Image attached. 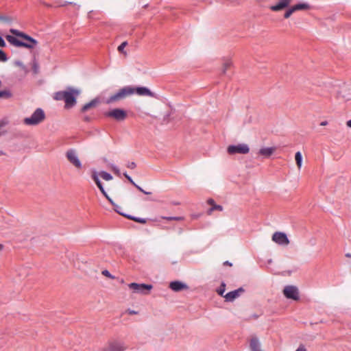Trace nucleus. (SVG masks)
<instances>
[{
	"instance_id": "nucleus-1",
	"label": "nucleus",
	"mask_w": 351,
	"mask_h": 351,
	"mask_svg": "<svg viewBox=\"0 0 351 351\" xmlns=\"http://www.w3.org/2000/svg\"><path fill=\"white\" fill-rule=\"evenodd\" d=\"M10 32L14 35L15 36L21 38L27 41L28 43H25L23 41H21L19 39H17L16 37L11 36V35H7L5 36L6 40L12 45L17 47H25L27 49H32L34 48V47L38 44V41L31 37L30 36L26 34L25 33L21 32L16 29H10Z\"/></svg>"
},
{
	"instance_id": "nucleus-2",
	"label": "nucleus",
	"mask_w": 351,
	"mask_h": 351,
	"mask_svg": "<svg viewBox=\"0 0 351 351\" xmlns=\"http://www.w3.org/2000/svg\"><path fill=\"white\" fill-rule=\"evenodd\" d=\"M80 93L81 91L79 89L69 86L65 90L56 92L53 99L57 101L63 100L65 103L64 108L69 109L76 105L77 97Z\"/></svg>"
},
{
	"instance_id": "nucleus-3",
	"label": "nucleus",
	"mask_w": 351,
	"mask_h": 351,
	"mask_svg": "<svg viewBox=\"0 0 351 351\" xmlns=\"http://www.w3.org/2000/svg\"><path fill=\"white\" fill-rule=\"evenodd\" d=\"M134 94L133 87L126 86L118 90L117 93L110 96L106 101L107 104L118 103Z\"/></svg>"
},
{
	"instance_id": "nucleus-4",
	"label": "nucleus",
	"mask_w": 351,
	"mask_h": 351,
	"mask_svg": "<svg viewBox=\"0 0 351 351\" xmlns=\"http://www.w3.org/2000/svg\"><path fill=\"white\" fill-rule=\"evenodd\" d=\"M46 118L45 113L42 108H38L29 117L23 119L24 124L27 125H37L41 123Z\"/></svg>"
},
{
	"instance_id": "nucleus-5",
	"label": "nucleus",
	"mask_w": 351,
	"mask_h": 351,
	"mask_svg": "<svg viewBox=\"0 0 351 351\" xmlns=\"http://www.w3.org/2000/svg\"><path fill=\"white\" fill-rule=\"evenodd\" d=\"M104 116L113 118L117 121H123L127 118V112L123 109L114 108L104 113Z\"/></svg>"
},
{
	"instance_id": "nucleus-6",
	"label": "nucleus",
	"mask_w": 351,
	"mask_h": 351,
	"mask_svg": "<svg viewBox=\"0 0 351 351\" xmlns=\"http://www.w3.org/2000/svg\"><path fill=\"white\" fill-rule=\"evenodd\" d=\"M130 289H132L134 293H141L143 295H147L152 289L153 287L152 285L147 284H138L136 282H132L128 285Z\"/></svg>"
},
{
	"instance_id": "nucleus-7",
	"label": "nucleus",
	"mask_w": 351,
	"mask_h": 351,
	"mask_svg": "<svg viewBox=\"0 0 351 351\" xmlns=\"http://www.w3.org/2000/svg\"><path fill=\"white\" fill-rule=\"evenodd\" d=\"M66 159L69 162L72 164L75 168L81 169L82 165V163L78 158L77 152L73 149H69L66 151L65 154Z\"/></svg>"
},
{
	"instance_id": "nucleus-8",
	"label": "nucleus",
	"mask_w": 351,
	"mask_h": 351,
	"mask_svg": "<svg viewBox=\"0 0 351 351\" xmlns=\"http://www.w3.org/2000/svg\"><path fill=\"white\" fill-rule=\"evenodd\" d=\"M283 294L288 299L293 300L300 299L298 289L293 285L286 286L283 289Z\"/></svg>"
},
{
	"instance_id": "nucleus-9",
	"label": "nucleus",
	"mask_w": 351,
	"mask_h": 351,
	"mask_svg": "<svg viewBox=\"0 0 351 351\" xmlns=\"http://www.w3.org/2000/svg\"><path fill=\"white\" fill-rule=\"evenodd\" d=\"M229 154H247L250 151V148L246 144H238L237 145H229L227 149Z\"/></svg>"
},
{
	"instance_id": "nucleus-10",
	"label": "nucleus",
	"mask_w": 351,
	"mask_h": 351,
	"mask_svg": "<svg viewBox=\"0 0 351 351\" xmlns=\"http://www.w3.org/2000/svg\"><path fill=\"white\" fill-rule=\"evenodd\" d=\"M272 240L279 245H287L289 243V240L287 238V234L281 232H276L274 233L272 235Z\"/></svg>"
},
{
	"instance_id": "nucleus-11",
	"label": "nucleus",
	"mask_w": 351,
	"mask_h": 351,
	"mask_svg": "<svg viewBox=\"0 0 351 351\" xmlns=\"http://www.w3.org/2000/svg\"><path fill=\"white\" fill-rule=\"evenodd\" d=\"M125 348L123 344L119 341H110L104 348L101 351H124Z\"/></svg>"
},
{
	"instance_id": "nucleus-12",
	"label": "nucleus",
	"mask_w": 351,
	"mask_h": 351,
	"mask_svg": "<svg viewBox=\"0 0 351 351\" xmlns=\"http://www.w3.org/2000/svg\"><path fill=\"white\" fill-rule=\"evenodd\" d=\"M245 291V290L243 289V288L242 287H240L236 290H234L232 291H230L228 292V293H226L225 295H224V298L226 300V302H232L234 301L236 298H237L238 297L240 296V295L243 293Z\"/></svg>"
},
{
	"instance_id": "nucleus-13",
	"label": "nucleus",
	"mask_w": 351,
	"mask_h": 351,
	"mask_svg": "<svg viewBox=\"0 0 351 351\" xmlns=\"http://www.w3.org/2000/svg\"><path fill=\"white\" fill-rule=\"evenodd\" d=\"M169 288L173 291L178 292L184 289H187L189 287L186 284L180 281H173L169 284Z\"/></svg>"
},
{
	"instance_id": "nucleus-14",
	"label": "nucleus",
	"mask_w": 351,
	"mask_h": 351,
	"mask_svg": "<svg viewBox=\"0 0 351 351\" xmlns=\"http://www.w3.org/2000/svg\"><path fill=\"white\" fill-rule=\"evenodd\" d=\"M134 94L136 93L138 95L141 96H149V97H154V94L147 87L145 86H141V87H136L134 88Z\"/></svg>"
},
{
	"instance_id": "nucleus-15",
	"label": "nucleus",
	"mask_w": 351,
	"mask_h": 351,
	"mask_svg": "<svg viewBox=\"0 0 351 351\" xmlns=\"http://www.w3.org/2000/svg\"><path fill=\"white\" fill-rule=\"evenodd\" d=\"M291 1V0H280L277 4L271 5L270 10L274 12L282 10L287 8Z\"/></svg>"
},
{
	"instance_id": "nucleus-16",
	"label": "nucleus",
	"mask_w": 351,
	"mask_h": 351,
	"mask_svg": "<svg viewBox=\"0 0 351 351\" xmlns=\"http://www.w3.org/2000/svg\"><path fill=\"white\" fill-rule=\"evenodd\" d=\"M250 348L251 351H261V343L257 337L254 336L251 338L250 341Z\"/></svg>"
},
{
	"instance_id": "nucleus-17",
	"label": "nucleus",
	"mask_w": 351,
	"mask_h": 351,
	"mask_svg": "<svg viewBox=\"0 0 351 351\" xmlns=\"http://www.w3.org/2000/svg\"><path fill=\"white\" fill-rule=\"evenodd\" d=\"M99 99L98 98H95L93 100H91L90 102L84 104L82 107L80 112L82 113H84V112H86L87 110H88L89 109L96 107L99 104Z\"/></svg>"
},
{
	"instance_id": "nucleus-18",
	"label": "nucleus",
	"mask_w": 351,
	"mask_h": 351,
	"mask_svg": "<svg viewBox=\"0 0 351 351\" xmlns=\"http://www.w3.org/2000/svg\"><path fill=\"white\" fill-rule=\"evenodd\" d=\"M275 150V147H263L259 149L258 154L265 158H269L274 154Z\"/></svg>"
},
{
	"instance_id": "nucleus-19",
	"label": "nucleus",
	"mask_w": 351,
	"mask_h": 351,
	"mask_svg": "<svg viewBox=\"0 0 351 351\" xmlns=\"http://www.w3.org/2000/svg\"><path fill=\"white\" fill-rule=\"evenodd\" d=\"M207 203L209 205L212 206L211 208L208 211V215H210L212 213V212H213L214 210H219V211L223 210V207L221 205L215 204L213 199H211V198L208 199L207 200Z\"/></svg>"
},
{
	"instance_id": "nucleus-20",
	"label": "nucleus",
	"mask_w": 351,
	"mask_h": 351,
	"mask_svg": "<svg viewBox=\"0 0 351 351\" xmlns=\"http://www.w3.org/2000/svg\"><path fill=\"white\" fill-rule=\"evenodd\" d=\"M92 179L94 180L98 188L99 189L100 191L102 194H105V189L103 186V184L100 180L99 179L98 175L96 171H94L92 174Z\"/></svg>"
},
{
	"instance_id": "nucleus-21",
	"label": "nucleus",
	"mask_w": 351,
	"mask_h": 351,
	"mask_svg": "<svg viewBox=\"0 0 351 351\" xmlns=\"http://www.w3.org/2000/svg\"><path fill=\"white\" fill-rule=\"evenodd\" d=\"M116 211L117 213H119V214H121V215L125 216L128 219L133 220V221H134L136 222H138V223H142V224H145L147 222V219H146L134 217V216H132L130 215H125V214L120 213L119 211H118L117 210H116Z\"/></svg>"
},
{
	"instance_id": "nucleus-22",
	"label": "nucleus",
	"mask_w": 351,
	"mask_h": 351,
	"mask_svg": "<svg viewBox=\"0 0 351 351\" xmlns=\"http://www.w3.org/2000/svg\"><path fill=\"white\" fill-rule=\"evenodd\" d=\"M294 9V12L298 11V10H306L310 9L309 4L306 3H298L293 6H292Z\"/></svg>"
},
{
	"instance_id": "nucleus-23",
	"label": "nucleus",
	"mask_w": 351,
	"mask_h": 351,
	"mask_svg": "<svg viewBox=\"0 0 351 351\" xmlns=\"http://www.w3.org/2000/svg\"><path fill=\"white\" fill-rule=\"evenodd\" d=\"M232 66V62L229 60H226L223 64V69H222V71H221V74L222 75H226L227 74V71L229 68H230Z\"/></svg>"
},
{
	"instance_id": "nucleus-24",
	"label": "nucleus",
	"mask_w": 351,
	"mask_h": 351,
	"mask_svg": "<svg viewBox=\"0 0 351 351\" xmlns=\"http://www.w3.org/2000/svg\"><path fill=\"white\" fill-rule=\"evenodd\" d=\"M295 159L297 166L298 167L299 169H300L302 166V156L300 152L295 153Z\"/></svg>"
},
{
	"instance_id": "nucleus-25",
	"label": "nucleus",
	"mask_w": 351,
	"mask_h": 351,
	"mask_svg": "<svg viewBox=\"0 0 351 351\" xmlns=\"http://www.w3.org/2000/svg\"><path fill=\"white\" fill-rule=\"evenodd\" d=\"M12 97V93L9 90H0V98L8 99Z\"/></svg>"
},
{
	"instance_id": "nucleus-26",
	"label": "nucleus",
	"mask_w": 351,
	"mask_h": 351,
	"mask_svg": "<svg viewBox=\"0 0 351 351\" xmlns=\"http://www.w3.org/2000/svg\"><path fill=\"white\" fill-rule=\"evenodd\" d=\"M99 176L105 180L106 181H109V180H111L112 179V176L108 172H106V171H101L99 173Z\"/></svg>"
},
{
	"instance_id": "nucleus-27",
	"label": "nucleus",
	"mask_w": 351,
	"mask_h": 351,
	"mask_svg": "<svg viewBox=\"0 0 351 351\" xmlns=\"http://www.w3.org/2000/svg\"><path fill=\"white\" fill-rule=\"evenodd\" d=\"M226 291V284L225 282H222L220 287L217 289V292L220 295L224 298L223 293Z\"/></svg>"
},
{
	"instance_id": "nucleus-28",
	"label": "nucleus",
	"mask_w": 351,
	"mask_h": 351,
	"mask_svg": "<svg viewBox=\"0 0 351 351\" xmlns=\"http://www.w3.org/2000/svg\"><path fill=\"white\" fill-rule=\"evenodd\" d=\"M162 219H166L168 221H171V220L182 221L184 219V217H162Z\"/></svg>"
},
{
	"instance_id": "nucleus-29",
	"label": "nucleus",
	"mask_w": 351,
	"mask_h": 351,
	"mask_svg": "<svg viewBox=\"0 0 351 351\" xmlns=\"http://www.w3.org/2000/svg\"><path fill=\"white\" fill-rule=\"evenodd\" d=\"M128 43L126 41L123 42L119 47L118 51L121 53L125 54V51H124V48L127 46Z\"/></svg>"
},
{
	"instance_id": "nucleus-30",
	"label": "nucleus",
	"mask_w": 351,
	"mask_h": 351,
	"mask_svg": "<svg viewBox=\"0 0 351 351\" xmlns=\"http://www.w3.org/2000/svg\"><path fill=\"white\" fill-rule=\"evenodd\" d=\"M8 60V57L6 53L1 49H0V61L1 62H6Z\"/></svg>"
},
{
	"instance_id": "nucleus-31",
	"label": "nucleus",
	"mask_w": 351,
	"mask_h": 351,
	"mask_svg": "<svg viewBox=\"0 0 351 351\" xmlns=\"http://www.w3.org/2000/svg\"><path fill=\"white\" fill-rule=\"evenodd\" d=\"M295 12H294V9L293 8V7H291V8H289L288 10H287L284 14V17L285 19H288L290 17V16L293 13Z\"/></svg>"
},
{
	"instance_id": "nucleus-32",
	"label": "nucleus",
	"mask_w": 351,
	"mask_h": 351,
	"mask_svg": "<svg viewBox=\"0 0 351 351\" xmlns=\"http://www.w3.org/2000/svg\"><path fill=\"white\" fill-rule=\"evenodd\" d=\"M111 168H112V170L114 173L115 175H117V176H121L120 170H119V169L117 166L112 165Z\"/></svg>"
},
{
	"instance_id": "nucleus-33",
	"label": "nucleus",
	"mask_w": 351,
	"mask_h": 351,
	"mask_svg": "<svg viewBox=\"0 0 351 351\" xmlns=\"http://www.w3.org/2000/svg\"><path fill=\"white\" fill-rule=\"evenodd\" d=\"M101 274H102L104 276H106V277H108V278H110V279H114V276H112V275L109 272V271H108V270H106V269H105V270L102 271Z\"/></svg>"
},
{
	"instance_id": "nucleus-34",
	"label": "nucleus",
	"mask_w": 351,
	"mask_h": 351,
	"mask_svg": "<svg viewBox=\"0 0 351 351\" xmlns=\"http://www.w3.org/2000/svg\"><path fill=\"white\" fill-rule=\"evenodd\" d=\"M0 21L5 23H11L12 20L10 17L0 15Z\"/></svg>"
},
{
	"instance_id": "nucleus-35",
	"label": "nucleus",
	"mask_w": 351,
	"mask_h": 351,
	"mask_svg": "<svg viewBox=\"0 0 351 351\" xmlns=\"http://www.w3.org/2000/svg\"><path fill=\"white\" fill-rule=\"evenodd\" d=\"M93 119H94L93 117H90L88 115H84L82 118V120L85 122L89 123V122L92 121L93 120Z\"/></svg>"
},
{
	"instance_id": "nucleus-36",
	"label": "nucleus",
	"mask_w": 351,
	"mask_h": 351,
	"mask_svg": "<svg viewBox=\"0 0 351 351\" xmlns=\"http://www.w3.org/2000/svg\"><path fill=\"white\" fill-rule=\"evenodd\" d=\"M138 191H140L141 192L143 193L144 194H146V195H149L151 194L152 193L151 192H147V191H145V190H143L140 186L137 185L136 184H135L134 185Z\"/></svg>"
},
{
	"instance_id": "nucleus-37",
	"label": "nucleus",
	"mask_w": 351,
	"mask_h": 351,
	"mask_svg": "<svg viewBox=\"0 0 351 351\" xmlns=\"http://www.w3.org/2000/svg\"><path fill=\"white\" fill-rule=\"evenodd\" d=\"M123 176L133 186L136 184L132 180V178L130 176H128L127 173H124Z\"/></svg>"
},
{
	"instance_id": "nucleus-38",
	"label": "nucleus",
	"mask_w": 351,
	"mask_h": 351,
	"mask_svg": "<svg viewBox=\"0 0 351 351\" xmlns=\"http://www.w3.org/2000/svg\"><path fill=\"white\" fill-rule=\"evenodd\" d=\"M5 125V123L3 121H0V136L5 133V131L3 130Z\"/></svg>"
},
{
	"instance_id": "nucleus-39",
	"label": "nucleus",
	"mask_w": 351,
	"mask_h": 351,
	"mask_svg": "<svg viewBox=\"0 0 351 351\" xmlns=\"http://www.w3.org/2000/svg\"><path fill=\"white\" fill-rule=\"evenodd\" d=\"M136 165L134 162H128V164L127 165V167L131 169H134V168H136Z\"/></svg>"
},
{
	"instance_id": "nucleus-40",
	"label": "nucleus",
	"mask_w": 351,
	"mask_h": 351,
	"mask_svg": "<svg viewBox=\"0 0 351 351\" xmlns=\"http://www.w3.org/2000/svg\"><path fill=\"white\" fill-rule=\"evenodd\" d=\"M38 69H39L38 64L36 62H34L33 64V66H32V69H33L34 72L35 73H37L38 72Z\"/></svg>"
},
{
	"instance_id": "nucleus-41",
	"label": "nucleus",
	"mask_w": 351,
	"mask_h": 351,
	"mask_svg": "<svg viewBox=\"0 0 351 351\" xmlns=\"http://www.w3.org/2000/svg\"><path fill=\"white\" fill-rule=\"evenodd\" d=\"M104 196L108 200V202L112 204V205H114V202L112 201V199L108 196V195L106 193V192L105 191V194H103Z\"/></svg>"
},
{
	"instance_id": "nucleus-42",
	"label": "nucleus",
	"mask_w": 351,
	"mask_h": 351,
	"mask_svg": "<svg viewBox=\"0 0 351 351\" xmlns=\"http://www.w3.org/2000/svg\"><path fill=\"white\" fill-rule=\"evenodd\" d=\"M14 64L18 66L21 67L22 69H25L24 64H23L22 62H21L19 60L15 61Z\"/></svg>"
},
{
	"instance_id": "nucleus-43",
	"label": "nucleus",
	"mask_w": 351,
	"mask_h": 351,
	"mask_svg": "<svg viewBox=\"0 0 351 351\" xmlns=\"http://www.w3.org/2000/svg\"><path fill=\"white\" fill-rule=\"evenodd\" d=\"M6 45L5 42L3 39V38L0 36V47H5Z\"/></svg>"
},
{
	"instance_id": "nucleus-44",
	"label": "nucleus",
	"mask_w": 351,
	"mask_h": 351,
	"mask_svg": "<svg viewBox=\"0 0 351 351\" xmlns=\"http://www.w3.org/2000/svg\"><path fill=\"white\" fill-rule=\"evenodd\" d=\"M306 348L304 345H300L295 351H306Z\"/></svg>"
},
{
	"instance_id": "nucleus-45",
	"label": "nucleus",
	"mask_w": 351,
	"mask_h": 351,
	"mask_svg": "<svg viewBox=\"0 0 351 351\" xmlns=\"http://www.w3.org/2000/svg\"><path fill=\"white\" fill-rule=\"evenodd\" d=\"M127 312L128 313V314L130 315H136L138 314V312L137 311H135L134 310H131V309H128Z\"/></svg>"
},
{
	"instance_id": "nucleus-46",
	"label": "nucleus",
	"mask_w": 351,
	"mask_h": 351,
	"mask_svg": "<svg viewBox=\"0 0 351 351\" xmlns=\"http://www.w3.org/2000/svg\"><path fill=\"white\" fill-rule=\"evenodd\" d=\"M223 265L232 266V264L230 262H229L228 261H226L223 263Z\"/></svg>"
},
{
	"instance_id": "nucleus-47",
	"label": "nucleus",
	"mask_w": 351,
	"mask_h": 351,
	"mask_svg": "<svg viewBox=\"0 0 351 351\" xmlns=\"http://www.w3.org/2000/svg\"><path fill=\"white\" fill-rule=\"evenodd\" d=\"M327 124H328V122H327L326 121H322V122L320 123V125H323V126L326 125Z\"/></svg>"
},
{
	"instance_id": "nucleus-48",
	"label": "nucleus",
	"mask_w": 351,
	"mask_h": 351,
	"mask_svg": "<svg viewBox=\"0 0 351 351\" xmlns=\"http://www.w3.org/2000/svg\"><path fill=\"white\" fill-rule=\"evenodd\" d=\"M346 124L349 128H351V119L348 121Z\"/></svg>"
},
{
	"instance_id": "nucleus-49",
	"label": "nucleus",
	"mask_w": 351,
	"mask_h": 351,
	"mask_svg": "<svg viewBox=\"0 0 351 351\" xmlns=\"http://www.w3.org/2000/svg\"><path fill=\"white\" fill-rule=\"evenodd\" d=\"M3 247H4L3 245L0 244V252L3 250Z\"/></svg>"
},
{
	"instance_id": "nucleus-50",
	"label": "nucleus",
	"mask_w": 351,
	"mask_h": 351,
	"mask_svg": "<svg viewBox=\"0 0 351 351\" xmlns=\"http://www.w3.org/2000/svg\"><path fill=\"white\" fill-rule=\"evenodd\" d=\"M71 3H72L71 2H66V3L60 5V6H64L66 4H71Z\"/></svg>"
},
{
	"instance_id": "nucleus-51",
	"label": "nucleus",
	"mask_w": 351,
	"mask_h": 351,
	"mask_svg": "<svg viewBox=\"0 0 351 351\" xmlns=\"http://www.w3.org/2000/svg\"><path fill=\"white\" fill-rule=\"evenodd\" d=\"M346 256L347 257L351 258V254L348 253V254H346Z\"/></svg>"
},
{
	"instance_id": "nucleus-52",
	"label": "nucleus",
	"mask_w": 351,
	"mask_h": 351,
	"mask_svg": "<svg viewBox=\"0 0 351 351\" xmlns=\"http://www.w3.org/2000/svg\"><path fill=\"white\" fill-rule=\"evenodd\" d=\"M44 4H45L46 6H47V7H51V5H49V4H47V3H44Z\"/></svg>"
},
{
	"instance_id": "nucleus-53",
	"label": "nucleus",
	"mask_w": 351,
	"mask_h": 351,
	"mask_svg": "<svg viewBox=\"0 0 351 351\" xmlns=\"http://www.w3.org/2000/svg\"><path fill=\"white\" fill-rule=\"evenodd\" d=\"M2 154H3V152L0 151V155H2Z\"/></svg>"
}]
</instances>
